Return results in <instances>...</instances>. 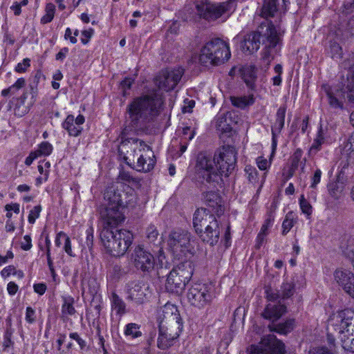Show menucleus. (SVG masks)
<instances>
[{
    "mask_svg": "<svg viewBox=\"0 0 354 354\" xmlns=\"http://www.w3.org/2000/svg\"><path fill=\"white\" fill-rule=\"evenodd\" d=\"M324 131L320 127L318 130L317 137L315 138L312 146L310 147L311 152H317L320 150L322 145L324 142Z\"/></svg>",
    "mask_w": 354,
    "mask_h": 354,
    "instance_id": "nucleus-37",
    "label": "nucleus"
},
{
    "mask_svg": "<svg viewBox=\"0 0 354 354\" xmlns=\"http://www.w3.org/2000/svg\"><path fill=\"white\" fill-rule=\"evenodd\" d=\"M270 30L272 32H275V33H274L273 35H272V37L270 38L273 40V41H276L277 43L273 46L263 45L264 48L262 51L261 61L263 64L266 68H268L271 61L273 59L274 53L280 50L284 33V30H282L280 26H276L274 24L272 25V27L270 28Z\"/></svg>",
    "mask_w": 354,
    "mask_h": 354,
    "instance_id": "nucleus-15",
    "label": "nucleus"
},
{
    "mask_svg": "<svg viewBox=\"0 0 354 354\" xmlns=\"http://www.w3.org/2000/svg\"><path fill=\"white\" fill-rule=\"evenodd\" d=\"M183 134L184 137L182 138V140H184L185 141H189L193 139L195 133L194 131L191 129L190 127H186L183 129Z\"/></svg>",
    "mask_w": 354,
    "mask_h": 354,
    "instance_id": "nucleus-51",
    "label": "nucleus"
},
{
    "mask_svg": "<svg viewBox=\"0 0 354 354\" xmlns=\"http://www.w3.org/2000/svg\"><path fill=\"white\" fill-rule=\"evenodd\" d=\"M265 295L268 301L272 303H277L280 301L279 299L281 297V295L279 293V291L272 288L270 286L266 287Z\"/></svg>",
    "mask_w": 354,
    "mask_h": 354,
    "instance_id": "nucleus-38",
    "label": "nucleus"
},
{
    "mask_svg": "<svg viewBox=\"0 0 354 354\" xmlns=\"http://www.w3.org/2000/svg\"><path fill=\"white\" fill-rule=\"evenodd\" d=\"M62 318L63 319H66L68 316L74 315L76 310L74 308V298L71 296H63L62 297Z\"/></svg>",
    "mask_w": 354,
    "mask_h": 354,
    "instance_id": "nucleus-26",
    "label": "nucleus"
},
{
    "mask_svg": "<svg viewBox=\"0 0 354 354\" xmlns=\"http://www.w3.org/2000/svg\"><path fill=\"white\" fill-rule=\"evenodd\" d=\"M30 66V59L28 58H25L23 59V62L17 64L15 67V71L17 73H24L26 71L27 68Z\"/></svg>",
    "mask_w": 354,
    "mask_h": 354,
    "instance_id": "nucleus-47",
    "label": "nucleus"
},
{
    "mask_svg": "<svg viewBox=\"0 0 354 354\" xmlns=\"http://www.w3.org/2000/svg\"><path fill=\"white\" fill-rule=\"evenodd\" d=\"M245 171L250 183L255 184L258 181V171L255 167L247 165L245 167Z\"/></svg>",
    "mask_w": 354,
    "mask_h": 354,
    "instance_id": "nucleus-39",
    "label": "nucleus"
},
{
    "mask_svg": "<svg viewBox=\"0 0 354 354\" xmlns=\"http://www.w3.org/2000/svg\"><path fill=\"white\" fill-rule=\"evenodd\" d=\"M237 151L231 145L220 147L214 158L199 156L196 165V178L200 183L209 188L223 184L222 176H229L235 169Z\"/></svg>",
    "mask_w": 354,
    "mask_h": 354,
    "instance_id": "nucleus-2",
    "label": "nucleus"
},
{
    "mask_svg": "<svg viewBox=\"0 0 354 354\" xmlns=\"http://www.w3.org/2000/svg\"><path fill=\"white\" fill-rule=\"evenodd\" d=\"M327 187L329 195L336 200L341 197L344 189V184L337 180L329 183Z\"/></svg>",
    "mask_w": 354,
    "mask_h": 354,
    "instance_id": "nucleus-28",
    "label": "nucleus"
},
{
    "mask_svg": "<svg viewBox=\"0 0 354 354\" xmlns=\"http://www.w3.org/2000/svg\"><path fill=\"white\" fill-rule=\"evenodd\" d=\"M69 337L77 342L81 350H84L87 347L86 342L77 333H71Z\"/></svg>",
    "mask_w": 354,
    "mask_h": 354,
    "instance_id": "nucleus-46",
    "label": "nucleus"
},
{
    "mask_svg": "<svg viewBox=\"0 0 354 354\" xmlns=\"http://www.w3.org/2000/svg\"><path fill=\"white\" fill-rule=\"evenodd\" d=\"M127 299L137 304H142L151 294L149 286L143 282L133 281L128 284Z\"/></svg>",
    "mask_w": 354,
    "mask_h": 354,
    "instance_id": "nucleus-18",
    "label": "nucleus"
},
{
    "mask_svg": "<svg viewBox=\"0 0 354 354\" xmlns=\"http://www.w3.org/2000/svg\"><path fill=\"white\" fill-rule=\"evenodd\" d=\"M26 86V80L24 78H19L12 85L7 88L1 91V95L3 97H7L8 95H12L17 93V92L24 88Z\"/></svg>",
    "mask_w": 354,
    "mask_h": 354,
    "instance_id": "nucleus-31",
    "label": "nucleus"
},
{
    "mask_svg": "<svg viewBox=\"0 0 354 354\" xmlns=\"http://www.w3.org/2000/svg\"><path fill=\"white\" fill-rule=\"evenodd\" d=\"M193 225L203 242L216 244L220 237V225L215 215L205 208L197 209L194 214Z\"/></svg>",
    "mask_w": 354,
    "mask_h": 354,
    "instance_id": "nucleus-6",
    "label": "nucleus"
},
{
    "mask_svg": "<svg viewBox=\"0 0 354 354\" xmlns=\"http://www.w3.org/2000/svg\"><path fill=\"white\" fill-rule=\"evenodd\" d=\"M235 1L228 0L220 3H213L209 0H198L195 3L196 10L201 18L207 21H214L223 15L234 8Z\"/></svg>",
    "mask_w": 354,
    "mask_h": 354,
    "instance_id": "nucleus-12",
    "label": "nucleus"
},
{
    "mask_svg": "<svg viewBox=\"0 0 354 354\" xmlns=\"http://www.w3.org/2000/svg\"><path fill=\"white\" fill-rule=\"evenodd\" d=\"M294 322V319H288L283 323L277 324L271 330H274L280 334H287L293 329Z\"/></svg>",
    "mask_w": 354,
    "mask_h": 354,
    "instance_id": "nucleus-32",
    "label": "nucleus"
},
{
    "mask_svg": "<svg viewBox=\"0 0 354 354\" xmlns=\"http://www.w3.org/2000/svg\"><path fill=\"white\" fill-rule=\"evenodd\" d=\"M286 112V106H281L277 111L276 120L285 122Z\"/></svg>",
    "mask_w": 354,
    "mask_h": 354,
    "instance_id": "nucleus-58",
    "label": "nucleus"
},
{
    "mask_svg": "<svg viewBox=\"0 0 354 354\" xmlns=\"http://www.w3.org/2000/svg\"><path fill=\"white\" fill-rule=\"evenodd\" d=\"M285 122L275 120L274 124L272 127L271 133L274 135L279 134L284 127Z\"/></svg>",
    "mask_w": 354,
    "mask_h": 354,
    "instance_id": "nucleus-55",
    "label": "nucleus"
},
{
    "mask_svg": "<svg viewBox=\"0 0 354 354\" xmlns=\"http://www.w3.org/2000/svg\"><path fill=\"white\" fill-rule=\"evenodd\" d=\"M231 57L228 44L219 38L207 42L201 50L199 62L203 66L220 65Z\"/></svg>",
    "mask_w": 354,
    "mask_h": 354,
    "instance_id": "nucleus-8",
    "label": "nucleus"
},
{
    "mask_svg": "<svg viewBox=\"0 0 354 354\" xmlns=\"http://www.w3.org/2000/svg\"><path fill=\"white\" fill-rule=\"evenodd\" d=\"M134 80L131 77H125L124 80H122L120 83V87L123 92V95H127V90L131 88V85L133 84Z\"/></svg>",
    "mask_w": 354,
    "mask_h": 354,
    "instance_id": "nucleus-49",
    "label": "nucleus"
},
{
    "mask_svg": "<svg viewBox=\"0 0 354 354\" xmlns=\"http://www.w3.org/2000/svg\"><path fill=\"white\" fill-rule=\"evenodd\" d=\"M53 150V145L48 142L44 141L38 145L37 149L34 151L38 157L48 156Z\"/></svg>",
    "mask_w": 354,
    "mask_h": 354,
    "instance_id": "nucleus-33",
    "label": "nucleus"
},
{
    "mask_svg": "<svg viewBox=\"0 0 354 354\" xmlns=\"http://www.w3.org/2000/svg\"><path fill=\"white\" fill-rule=\"evenodd\" d=\"M286 311V306L281 304L280 301L277 303H269L264 309L262 315L265 319L277 320Z\"/></svg>",
    "mask_w": 354,
    "mask_h": 354,
    "instance_id": "nucleus-20",
    "label": "nucleus"
},
{
    "mask_svg": "<svg viewBox=\"0 0 354 354\" xmlns=\"http://www.w3.org/2000/svg\"><path fill=\"white\" fill-rule=\"evenodd\" d=\"M210 286L206 283H196L189 288L187 293L188 302L198 308H203L210 304L212 295Z\"/></svg>",
    "mask_w": 354,
    "mask_h": 354,
    "instance_id": "nucleus-13",
    "label": "nucleus"
},
{
    "mask_svg": "<svg viewBox=\"0 0 354 354\" xmlns=\"http://www.w3.org/2000/svg\"><path fill=\"white\" fill-rule=\"evenodd\" d=\"M296 223L295 215L292 212H288L282 223V234L286 235Z\"/></svg>",
    "mask_w": 354,
    "mask_h": 354,
    "instance_id": "nucleus-35",
    "label": "nucleus"
},
{
    "mask_svg": "<svg viewBox=\"0 0 354 354\" xmlns=\"http://www.w3.org/2000/svg\"><path fill=\"white\" fill-rule=\"evenodd\" d=\"M272 25V21L266 20L260 24L257 31L246 35L241 42L242 51L245 53L252 54L259 50L261 43L263 45H268V46H274L277 42L270 38L275 33L270 30Z\"/></svg>",
    "mask_w": 354,
    "mask_h": 354,
    "instance_id": "nucleus-10",
    "label": "nucleus"
},
{
    "mask_svg": "<svg viewBox=\"0 0 354 354\" xmlns=\"http://www.w3.org/2000/svg\"><path fill=\"white\" fill-rule=\"evenodd\" d=\"M353 163V157L342 154L339 162V167H341V172H344L345 169H347L350 165Z\"/></svg>",
    "mask_w": 354,
    "mask_h": 354,
    "instance_id": "nucleus-43",
    "label": "nucleus"
},
{
    "mask_svg": "<svg viewBox=\"0 0 354 354\" xmlns=\"http://www.w3.org/2000/svg\"><path fill=\"white\" fill-rule=\"evenodd\" d=\"M274 220V216L272 214H270L268 217L264 221V223L261 228V232L268 234V230L273 225Z\"/></svg>",
    "mask_w": 354,
    "mask_h": 354,
    "instance_id": "nucleus-50",
    "label": "nucleus"
},
{
    "mask_svg": "<svg viewBox=\"0 0 354 354\" xmlns=\"http://www.w3.org/2000/svg\"><path fill=\"white\" fill-rule=\"evenodd\" d=\"M25 319L28 324H32L35 322V311L30 306L26 308Z\"/></svg>",
    "mask_w": 354,
    "mask_h": 354,
    "instance_id": "nucleus-48",
    "label": "nucleus"
},
{
    "mask_svg": "<svg viewBox=\"0 0 354 354\" xmlns=\"http://www.w3.org/2000/svg\"><path fill=\"white\" fill-rule=\"evenodd\" d=\"M257 164L259 169L261 170H266L270 165V163L262 156H259L257 158Z\"/></svg>",
    "mask_w": 354,
    "mask_h": 354,
    "instance_id": "nucleus-54",
    "label": "nucleus"
},
{
    "mask_svg": "<svg viewBox=\"0 0 354 354\" xmlns=\"http://www.w3.org/2000/svg\"><path fill=\"white\" fill-rule=\"evenodd\" d=\"M322 171L319 169H317L315 171L314 175L312 177V183L310 187L315 189L317 185L319 183L322 176Z\"/></svg>",
    "mask_w": 354,
    "mask_h": 354,
    "instance_id": "nucleus-53",
    "label": "nucleus"
},
{
    "mask_svg": "<svg viewBox=\"0 0 354 354\" xmlns=\"http://www.w3.org/2000/svg\"><path fill=\"white\" fill-rule=\"evenodd\" d=\"M62 128L67 131L69 136H78L83 128L75 122V118L73 115H68L62 124Z\"/></svg>",
    "mask_w": 354,
    "mask_h": 354,
    "instance_id": "nucleus-24",
    "label": "nucleus"
},
{
    "mask_svg": "<svg viewBox=\"0 0 354 354\" xmlns=\"http://www.w3.org/2000/svg\"><path fill=\"white\" fill-rule=\"evenodd\" d=\"M309 354H332V353L326 347H318L310 350Z\"/></svg>",
    "mask_w": 354,
    "mask_h": 354,
    "instance_id": "nucleus-63",
    "label": "nucleus"
},
{
    "mask_svg": "<svg viewBox=\"0 0 354 354\" xmlns=\"http://www.w3.org/2000/svg\"><path fill=\"white\" fill-rule=\"evenodd\" d=\"M32 247L31 238L29 235H25L23 241L21 243V248L24 250H29Z\"/></svg>",
    "mask_w": 354,
    "mask_h": 354,
    "instance_id": "nucleus-60",
    "label": "nucleus"
},
{
    "mask_svg": "<svg viewBox=\"0 0 354 354\" xmlns=\"http://www.w3.org/2000/svg\"><path fill=\"white\" fill-rule=\"evenodd\" d=\"M243 78L247 86L253 88L257 79L256 68L253 66H250L245 68L243 74Z\"/></svg>",
    "mask_w": 354,
    "mask_h": 354,
    "instance_id": "nucleus-29",
    "label": "nucleus"
},
{
    "mask_svg": "<svg viewBox=\"0 0 354 354\" xmlns=\"http://www.w3.org/2000/svg\"><path fill=\"white\" fill-rule=\"evenodd\" d=\"M133 259L136 268L144 272H149L154 268L153 256L140 246L135 248Z\"/></svg>",
    "mask_w": 354,
    "mask_h": 354,
    "instance_id": "nucleus-17",
    "label": "nucleus"
},
{
    "mask_svg": "<svg viewBox=\"0 0 354 354\" xmlns=\"http://www.w3.org/2000/svg\"><path fill=\"white\" fill-rule=\"evenodd\" d=\"M164 108L162 95L156 90L134 98L127 106V125L119 136V152L124 154L126 163L137 171L151 170L156 163L155 156L144 141L129 138V133L145 130L150 123L157 121Z\"/></svg>",
    "mask_w": 354,
    "mask_h": 354,
    "instance_id": "nucleus-1",
    "label": "nucleus"
},
{
    "mask_svg": "<svg viewBox=\"0 0 354 354\" xmlns=\"http://www.w3.org/2000/svg\"><path fill=\"white\" fill-rule=\"evenodd\" d=\"M185 105L182 108L183 113H190L195 105V102L193 100L186 99L185 101Z\"/></svg>",
    "mask_w": 354,
    "mask_h": 354,
    "instance_id": "nucleus-56",
    "label": "nucleus"
},
{
    "mask_svg": "<svg viewBox=\"0 0 354 354\" xmlns=\"http://www.w3.org/2000/svg\"><path fill=\"white\" fill-rule=\"evenodd\" d=\"M33 288L35 292L38 293L40 295H42L45 293L46 290V286L43 283H35L33 286Z\"/></svg>",
    "mask_w": 354,
    "mask_h": 354,
    "instance_id": "nucleus-62",
    "label": "nucleus"
},
{
    "mask_svg": "<svg viewBox=\"0 0 354 354\" xmlns=\"http://www.w3.org/2000/svg\"><path fill=\"white\" fill-rule=\"evenodd\" d=\"M158 322L159 335L157 346L165 350L174 344L183 330L182 319L176 306L170 304L165 305L159 312Z\"/></svg>",
    "mask_w": 354,
    "mask_h": 354,
    "instance_id": "nucleus-4",
    "label": "nucleus"
},
{
    "mask_svg": "<svg viewBox=\"0 0 354 354\" xmlns=\"http://www.w3.org/2000/svg\"><path fill=\"white\" fill-rule=\"evenodd\" d=\"M284 344L273 334L264 336L257 345H251L248 354H285Z\"/></svg>",
    "mask_w": 354,
    "mask_h": 354,
    "instance_id": "nucleus-14",
    "label": "nucleus"
},
{
    "mask_svg": "<svg viewBox=\"0 0 354 354\" xmlns=\"http://www.w3.org/2000/svg\"><path fill=\"white\" fill-rule=\"evenodd\" d=\"M167 245L178 259L191 257L196 252L194 236L185 230L178 229L171 231L169 234Z\"/></svg>",
    "mask_w": 354,
    "mask_h": 354,
    "instance_id": "nucleus-9",
    "label": "nucleus"
},
{
    "mask_svg": "<svg viewBox=\"0 0 354 354\" xmlns=\"http://www.w3.org/2000/svg\"><path fill=\"white\" fill-rule=\"evenodd\" d=\"M86 244L89 249H91L93 247V228L92 227H89L86 231Z\"/></svg>",
    "mask_w": 354,
    "mask_h": 354,
    "instance_id": "nucleus-52",
    "label": "nucleus"
},
{
    "mask_svg": "<svg viewBox=\"0 0 354 354\" xmlns=\"http://www.w3.org/2000/svg\"><path fill=\"white\" fill-rule=\"evenodd\" d=\"M193 274L190 263L186 262L174 268L169 273L165 288L168 292L180 294L184 290Z\"/></svg>",
    "mask_w": 354,
    "mask_h": 354,
    "instance_id": "nucleus-11",
    "label": "nucleus"
},
{
    "mask_svg": "<svg viewBox=\"0 0 354 354\" xmlns=\"http://www.w3.org/2000/svg\"><path fill=\"white\" fill-rule=\"evenodd\" d=\"M45 15L41 19V23L46 24L50 23L54 18L55 6L52 3L46 4L45 8Z\"/></svg>",
    "mask_w": 354,
    "mask_h": 354,
    "instance_id": "nucleus-36",
    "label": "nucleus"
},
{
    "mask_svg": "<svg viewBox=\"0 0 354 354\" xmlns=\"http://www.w3.org/2000/svg\"><path fill=\"white\" fill-rule=\"evenodd\" d=\"M183 75L182 68L162 71L155 78V84L160 89L169 91L174 88Z\"/></svg>",
    "mask_w": 354,
    "mask_h": 354,
    "instance_id": "nucleus-16",
    "label": "nucleus"
},
{
    "mask_svg": "<svg viewBox=\"0 0 354 354\" xmlns=\"http://www.w3.org/2000/svg\"><path fill=\"white\" fill-rule=\"evenodd\" d=\"M303 151L301 149H297L291 156V167L290 169L289 177L292 176L294 172L298 169L299 164L304 166L306 159L302 158ZM304 169V167H302Z\"/></svg>",
    "mask_w": 354,
    "mask_h": 354,
    "instance_id": "nucleus-27",
    "label": "nucleus"
},
{
    "mask_svg": "<svg viewBox=\"0 0 354 354\" xmlns=\"http://www.w3.org/2000/svg\"><path fill=\"white\" fill-rule=\"evenodd\" d=\"M68 48L64 47L56 55L55 59L59 61H64V59L66 57L67 54L68 53Z\"/></svg>",
    "mask_w": 354,
    "mask_h": 354,
    "instance_id": "nucleus-64",
    "label": "nucleus"
},
{
    "mask_svg": "<svg viewBox=\"0 0 354 354\" xmlns=\"http://www.w3.org/2000/svg\"><path fill=\"white\" fill-rule=\"evenodd\" d=\"M93 34V30L90 28L88 30H85L82 32V38L81 39V41L83 44H86L91 37Z\"/></svg>",
    "mask_w": 354,
    "mask_h": 354,
    "instance_id": "nucleus-57",
    "label": "nucleus"
},
{
    "mask_svg": "<svg viewBox=\"0 0 354 354\" xmlns=\"http://www.w3.org/2000/svg\"><path fill=\"white\" fill-rule=\"evenodd\" d=\"M104 197L105 203L100 211L103 227H115L124 221L125 207H134L136 204L134 190L124 185H121L120 187L107 188Z\"/></svg>",
    "mask_w": 354,
    "mask_h": 354,
    "instance_id": "nucleus-3",
    "label": "nucleus"
},
{
    "mask_svg": "<svg viewBox=\"0 0 354 354\" xmlns=\"http://www.w3.org/2000/svg\"><path fill=\"white\" fill-rule=\"evenodd\" d=\"M101 241L106 251L114 257L123 255L133 241L132 233L127 230L102 227L100 232Z\"/></svg>",
    "mask_w": 354,
    "mask_h": 354,
    "instance_id": "nucleus-7",
    "label": "nucleus"
},
{
    "mask_svg": "<svg viewBox=\"0 0 354 354\" xmlns=\"http://www.w3.org/2000/svg\"><path fill=\"white\" fill-rule=\"evenodd\" d=\"M64 250L66 252L67 254H68L71 257H75V254L73 253L72 249H71V239L68 236H66V239L64 240Z\"/></svg>",
    "mask_w": 354,
    "mask_h": 354,
    "instance_id": "nucleus-59",
    "label": "nucleus"
},
{
    "mask_svg": "<svg viewBox=\"0 0 354 354\" xmlns=\"http://www.w3.org/2000/svg\"><path fill=\"white\" fill-rule=\"evenodd\" d=\"M299 205L302 212L308 216L312 214V206L302 195L299 199Z\"/></svg>",
    "mask_w": 354,
    "mask_h": 354,
    "instance_id": "nucleus-45",
    "label": "nucleus"
},
{
    "mask_svg": "<svg viewBox=\"0 0 354 354\" xmlns=\"http://www.w3.org/2000/svg\"><path fill=\"white\" fill-rule=\"evenodd\" d=\"M230 100L234 106L241 109H244L252 105L255 101L253 94L243 96H231Z\"/></svg>",
    "mask_w": 354,
    "mask_h": 354,
    "instance_id": "nucleus-25",
    "label": "nucleus"
},
{
    "mask_svg": "<svg viewBox=\"0 0 354 354\" xmlns=\"http://www.w3.org/2000/svg\"><path fill=\"white\" fill-rule=\"evenodd\" d=\"M140 327V325L136 323H129L124 327V334L126 337H130L132 339L140 337L142 335Z\"/></svg>",
    "mask_w": 354,
    "mask_h": 354,
    "instance_id": "nucleus-30",
    "label": "nucleus"
},
{
    "mask_svg": "<svg viewBox=\"0 0 354 354\" xmlns=\"http://www.w3.org/2000/svg\"><path fill=\"white\" fill-rule=\"evenodd\" d=\"M41 211V206L37 205L35 206L30 211L28 217V221L29 223L33 224L35 223L36 219L39 218L40 215V212Z\"/></svg>",
    "mask_w": 354,
    "mask_h": 354,
    "instance_id": "nucleus-44",
    "label": "nucleus"
},
{
    "mask_svg": "<svg viewBox=\"0 0 354 354\" xmlns=\"http://www.w3.org/2000/svg\"><path fill=\"white\" fill-rule=\"evenodd\" d=\"M342 154L349 156L354 158V140L349 138L344 143Z\"/></svg>",
    "mask_w": 354,
    "mask_h": 354,
    "instance_id": "nucleus-40",
    "label": "nucleus"
},
{
    "mask_svg": "<svg viewBox=\"0 0 354 354\" xmlns=\"http://www.w3.org/2000/svg\"><path fill=\"white\" fill-rule=\"evenodd\" d=\"M111 310L115 311L120 317L127 312V305L123 299L115 292H112L110 297Z\"/></svg>",
    "mask_w": 354,
    "mask_h": 354,
    "instance_id": "nucleus-22",
    "label": "nucleus"
},
{
    "mask_svg": "<svg viewBox=\"0 0 354 354\" xmlns=\"http://www.w3.org/2000/svg\"><path fill=\"white\" fill-rule=\"evenodd\" d=\"M15 272H16V268H15V266H8L4 268L1 270V276L3 277H8L10 274H15Z\"/></svg>",
    "mask_w": 354,
    "mask_h": 354,
    "instance_id": "nucleus-61",
    "label": "nucleus"
},
{
    "mask_svg": "<svg viewBox=\"0 0 354 354\" xmlns=\"http://www.w3.org/2000/svg\"><path fill=\"white\" fill-rule=\"evenodd\" d=\"M279 0H264L261 8V16L264 18L273 17L274 13L278 10L279 6ZM286 5V0H282Z\"/></svg>",
    "mask_w": 354,
    "mask_h": 354,
    "instance_id": "nucleus-23",
    "label": "nucleus"
},
{
    "mask_svg": "<svg viewBox=\"0 0 354 354\" xmlns=\"http://www.w3.org/2000/svg\"><path fill=\"white\" fill-rule=\"evenodd\" d=\"M322 88L331 109L344 110L346 100L354 104V64L350 67L346 80L336 85L324 84Z\"/></svg>",
    "mask_w": 354,
    "mask_h": 354,
    "instance_id": "nucleus-5",
    "label": "nucleus"
},
{
    "mask_svg": "<svg viewBox=\"0 0 354 354\" xmlns=\"http://www.w3.org/2000/svg\"><path fill=\"white\" fill-rule=\"evenodd\" d=\"M335 281L346 290V286L351 283L354 278V274L350 270L346 269H337L334 272Z\"/></svg>",
    "mask_w": 354,
    "mask_h": 354,
    "instance_id": "nucleus-21",
    "label": "nucleus"
},
{
    "mask_svg": "<svg viewBox=\"0 0 354 354\" xmlns=\"http://www.w3.org/2000/svg\"><path fill=\"white\" fill-rule=\"evenodd\" d=\"M200 185L201 189L203 191V200L204 203L218 216L222 214L224 209L222 205V199L218 193L214 190L206 191L210 189L207 186L203 185L197 180Z\"/></svg>",
    "mask_w": 354,
    "mask_h": 354,
    "instance_id": "nucleus-19",
    "label": "nucleus"
},
{
    "mask_svg": "<svg viewBox=\"0 0 354 354\" xmlns=\"http://www.w3.org/2000/svg\"><path fill=\"white\" fill-rule=\"evenodd\" d=\"M295 285L293 282L285 281L281 287V296L283 299H288L295 293Z\"/></svg>",
    "mask_w": 354,
    "mask_h": 354,
    "instance_id": "nucleus-34",
    "label": "nucleus"
},
{
    "mask_svg": "<svg viewBox=\"0 0 354 354\" xmlns=\"http://www.w3.org/2000/svg\"><path fill=\"white\" fill-rule=\"evenodd\" d=\"M330 53L332 58H340L342 54V49L339 44L335 41L330 44Z\"/></svg>",
    "mask_w": 354,
    "mask_h": 354,
    "instance_id": "nucleus-42",
    "label": "nucleus"
},
{
    "mask_svg": "<svg viewBox=\"0 0 354 354\" xmlns=\"http://www.w3.org/2000/svg\"><path fill=\"white\" fill-rule=\"evenodd\" d=\"M146 234L147 238L151 243L155 242L159 236V232L157 228L153 225H150L147 228Z\"/></svg>",
    "mask_w": 354,
    "mask_h": 354,
    "instance_id": "nucleus-41",
    "label": "nucleus"
}]
</instances>
